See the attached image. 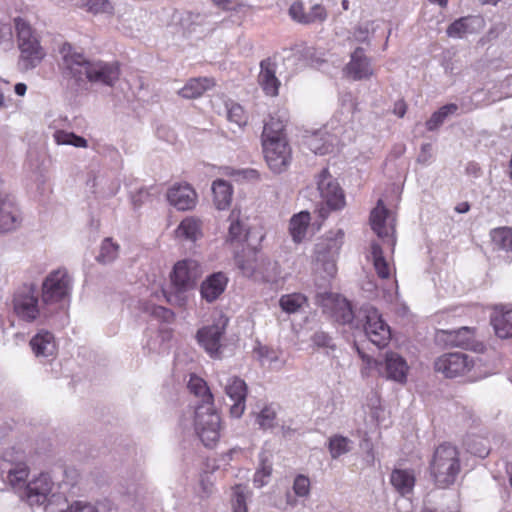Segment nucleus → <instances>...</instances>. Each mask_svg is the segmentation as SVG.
Masks as SVG:
<instances>
[{"mask_svg": "<svg viewBox=\"0 0 512 512\" xmlns=\"http://www.w3.org/2000/svg\"><path fill=\"white\" fill-rule=\"evenodd\" d=\"M64 74L81 82L87 79L92 83L114 85L120 76V66L117 62H91L82 53L73 50L70 44L61 48Z\"/></svg>", "mask_w": 512, "mask_h": 512, "instance_id": "nucleus-1", "label": "nucleus"}, {"mask_svg": "<svg viewBox=\"0 0 512 512\" xmlns=\"http://www.w3.org/2000/svg\"><path fill=\"white\" fill-rule=\"evenodd\" d=\"M461 471L460 452L451 443L438 445L429 462V474L438 488L453 485Z\"/></svg>", "mask_w": 512, "mask_h": 512, "instance_id": "nucleus-2", "label": "nucleus"}, {"mask_svg": "<svg viewBox=\"0 0 512 512\" xmlns=\"http://www.w3.org/2000/svg\"><path fill=\"white\" fill-rule=\"evenodd\" d=\"M199 277V264L195 260L184 259L178 261L170 274L173 291L167 292L162 289L160 293H155L154 296L157 300L163 297L167 303L182 307L187 301V291L195 286Z\"/></svg>", "mask_w": 512, "mask_h": 512, "instance_id": "nucleus-3", "label": "nucleus"}, {"mask_svg": "<svg viewBox=\"0 0 512 512\" xmlns=\"http://www.w3.org/2000/svg\"><path fill=\"white\" fill-rule=\"evenodd\" d=\"M359 356L362 358L364 366L362 374L369 376L372 371H376L380 376L387 379L405 383L409 366L406 360L398 353L390 351L385 354L384 361H379L365 355L358 346H356Z\"/></svg>", "mask_w": 512, "mask_h": 512, "instance_id": "nucleus-4", "label": "nucleus"}, {"mask_svg": "<svg viewBox=\"0 0 512 512\" xmlns=\"http://www.w3.org/2000/svg\"><path fill=\"white\" fill-rule=\"evenodd\" d=\"M194 430L203 445L213 448L221 436V417L213 405H198L194 411Z\"/></svg>", "mask_w": 512, "mask_h": 512, "instance_id": "nucleus-5", "label": "nucleus"}, {"mask_svg": "<svg viewBox=\"0 0 512 512\" xmlns=\"http://www.w3.org/2000/svg\"><path fill=\"white\" fill-rule=\"evenodd\" d=\"M14 22L20 50V62L25 69L35 68L44 58L45 51L32 27L24 19L18 17Z\"/></svg>", "mask_w": 512, "mask_h": 512, "instance_id": "nucleus-6", "label": "nucleus"}, {"mask_svg": "<svg viewBox=\"0 0 512 512\" xmlns=\"http://www.w3.org/2000/svg\"><path fill=\"white\" fill-rule=\"evenodd\" d=\"M317 184L323 201L318 213L325 220L331 212L342 210L346 206L345 194L327 168L320 173Z\"/></svg>", "mask_w": 512, "mask_h": 512, "instance_id": "nucleus-7", "label": "nucleus"}, {"mask_svg": "<svg viewBox=\"0 0 512 512\" xmlns=\"http://www.w3.org/2000/svg\"><path fill=\"white\" fill-rule=\"evenodd\" d=\"M14 314L22 321L33 323L40 316L37 287L33 283L19 287L12 299Z\"/></svg>", "mask_w": 512, "mask_h": 512, "instance_id": "nucleus-8", "label": "nucleus"}, {"mask_svg": "<svg viewBox=\"0 0 512 512\" xmlns=\"http://www.w3.org/2000/svg\"><path fill=\"white\" fill-rule=\"evenodd\" d=\"M71 278L65 269H57L48 274L42 283L41 298L44 304L60 303L69 297Z\"/></svg>", "mask_w": 512, "mask_h": 512, "instance_id": "nucleus-9", "label": "nucleus"}, {"mask_svg": "<svg viewBox=\"0 0 512 512\" xmlns=\"http://www.w3.org/2000/svg\"><path fill=\"white\" fill-rule=\"evenodd\" d=\"M363 329L368 339L378 347L386 346L391 339V330L382 319L378 310L372 306L364 307L359 312Z\"/></svg>", "mask_w": 512, "mask_h": 512, "instance_id": "nucleus-10", "label": "nucleus"}, {"mask_svg": "<svg viewBox=\"0 0 512 512\" xmlns=\"http://www.w3.org/2000/svg\"><path fill=\"white\" fill-rule=\"evenodd\" d=\"M265 161L274 173L285 171L290 165L292 152L288 140L262 141Z\"/></svg>", "mask_w": 512, "mask_h": 512, "instance_id": "nucleus-11", "label": "nucleus"}, {"mask_svg": "<svg viewBox=\"0 0 512 512\" xmlns=\"http://www.w3.org/2000/svg\"><path fill=\"white\" fill-rule=\"evenodd\" d=\"M228 318L219 315L215 323L204 326L198 330L196 338L198 343L211 357H218L221 348V339L225 333Z\"/></svg>", "mask_w": 512, "mask_h": 512, "instance_id": "nucleus-12", "label": "nucleus"}, {"mask_svg": "<svg viewBox=\"0 0 512 512\" xmlns=\"http://www.w3.org/2000/svg\"><path fill=\"white\" fill-rule=\"evenodd\" d=\"M473 365V360L464 353H447L436 360L435 370L447 378H454L469 372Z\"/></svg>", "mask_w": 512, "mask_h": 512, "instance_id": "nucleus-13", "label": "nucleus"}, {"mask_svg": "<svg viewBox=\"0 0 512 512\" xmlns=\"http://www.w3.org/2000/svg\"><path fill=\"white\" fill-rule=\"evenodd\" d=\"M277 62L274 57H267L260 62V72L257 77L259 86L268 97H277L281 81L276 76Z\"/></svg>", "mask_w": 512, "mask_h": 512, "instance_id": "nucleus-14", "label": "nucleus"}, {"mask_svg": "<svg viewBox=\"0 0 512 512\" xmlns=\"http://www.w3.org/2000/svg\"><path fill=\"white\" fill-rule=\"evenodd\" d=\"M347 78L358 81L369 79L374 74L370 59L365 55L363 48H356L351 54L350 61L344 67Z\"/></svg>", "mask_w": 512, "mask_h": 512, "instance_id": "nucleus-15", "label": "nucleus"}, {"mask_svg": "<svg viewBox=\"0 0 512 512\" xmlns=\"http://www.w3.org/2000/svg\"><path fill=\"white\" fill-rule=\"evenodd\" d=\"M291 19L303 25H310L314 23H322L327 19L328 13L326 8L321 4H315L311 7L309 12L305 11L302 1H294L288 10Z\"/></svg>", "mask_w": 512, "mask_h": 512, "instance_id": "nucleus-16", "label": "nucleus"}, {"mask_svg": "<svg viewBox=\"0 0 512 512\" xmlns=\"http://www.w3.org/2000/svg\"><path fill=\"white\" fill-rule=\"evenodd\" d=\"M167 200L177 210L187 211L196 206L197 193L189 184H175L168 189Z\"/></svg>", "mask_w": 512, "mask_h": 512, "instance_id": "nucleus-17", "label": "nucleus"}, {"mask_svg": "<svg viewBox=\"0 0 512 512\" xmlns=\"http://www.w3.org/2000/svg\"><path fill=\"white\" fill-rule=\"evenodd\" d=\"M248 388L245 381L239 377H232L225 386V393L234 402L230 408L232 417L239 418L245 410Z\"/></svg>", "mask_w": 512, "mask_h": 512, "instance_id": "nucleus-18", "label": "nucleus"}, {"mask_svg": "<svg viewBox=\"0 0 512 512\" xmlns=\"http://www.w3.org/2000/svg\"><path fill=\"white\" fill-rule=\"evenodd\" d=\"M53 483L47 474H40L26 485V497L31 505H41L47 500Z\"/></svg>", "mask_w": 512, "mask_h": 512, "instance_id": "nucleus-19", "label": "nucleus"}, {"mask_svg": "<svg viewBox=\"0 0 512 512\" xmlns=\"http://www.w3.org/2000/svg\"><path fill=\"white\" fill-rule=\"evenodd\" d=\"M325 306L330 309V315L336 322L340 324L352 322L353 310L346 298L340 295H330Z\"/></svg>", "mask_w": 512, "mask_h": 512, "instance_id": "nucleus-20", "label": "nucleus"}, {"mask_svg": "<svg viewBox=\"0 0 512 512\" xmlns=\"http://www.w3.org/2000/svg\"><path fill=\"white\" fill-rule=\"evenodd\" d=\"M288 121L287 113L270 115L269 120L265 122L261 141L287 140L285 127Z\"/></svg>", "mask_w": 512, "mask_h": 512, "instance_id": "nucleus-21", "label": "nucleus"}, {"mask_svg": "<svg viewBox=\"0 0 512 512\" xmlns=\"http://www.w3.org/2000/svg\"><path fill=\"white\" fill-rule=\"evenodd\" d=\"M30 347L37 357H49L56 353L57 345L54 335L47 330H40L30 340Z\"/></svg>", "mask_w": 512, "mask_h": 512, "instance_id": "nucleus-22", "label": "nucleus"}, {"mask_svg": "<svg viewBox=\"0 0 512 512\" xmlns=\"http://www.w3.org/2000/svg\"><path fill=\"white\" fill-rule=\"evenodd\" d=\"M215 86L216 81L212 77L191 78L178 91V94L185 99H196Z\"/></svg>", "mask_w": 512, "mask_h": 512, "instance_id": "nucleus-23", "label": "nucleus"}, {"mask_svg": "<svg viewBox=\"0 0 512 512\" xmlns=\"http://www.w3.org/2000/svg\"><path fill=\"white\" fill-rule=\"evenodd\" d=\"M390 483L402 496L413 491L416 476L413 469H393L390 474Z\"/></svg>", "mask_w": 512, "mask_h": 512, "instance_id": "nucleus-24", "label": "nucleus"}, {"mask_svg": "<svg viewBox=\"0 0 512 512\" xmlns=\"http://www.w3.org/2000/svg\"><path fill=\"white\" fill-rule=\"evenodd\" d=\"M227 277L221 273H214L201 285V296L208 302L215 301L225 290Z\"/></svg>", "mask_w": 512, "mask_h": 512, "instance_id": "nucleus-25", "label": "nucleus"}, {"mask_svg": "<svg viewBox=\"0 0 512 512\" xmlns=\"http://www.w3.org/2000/svg\"><path fill=\"white\" fill-rule=\"evenodd\" d=\"M441 333L445 335V341L452 346L468 349L474 343V328L461 327L456 330H441Z\"/></svg>", "mask_w": 512, "mask_h": 512, "instance_id": "nucleus-26", "label": "nucleus"}, {"mask_svg": "<svg viewBox=\"0 0 512 512\" xmlns=\"http://www.w3.org/2000/svg\"><path fill=\"white\" fill-rule=\"evenodd\" d=\"M21 224V217L17 207L11 203L2 201L0 205V232H10Z\"/></svg>", "mask_w": 512, "mask_h": 512, "instance_id": "nucleus-27", "label": "nucleus"}, {"mask_svg": "<svg viewBox=\"0 0 512 512\" xmlns=\"http://www.w3.org/2000/svg\"><path fill=\"white\" fill-rule=\"evenodd\" d=\"M311 216L308 211H301L292 216L289 221V233L295 243H301L310 225Z\"/></svg>", "mask_w": 512, "mask_h": 512, "instance_id": "nucleus-28", "label": "nucleus"}, {"mask_svg": "<svg viewBox=\"0 0 512 512\" xmlns=\"http://www.w3.org/2000/svg\"><path fill=\"white\" fill-rule=\"evenodd\" d=\"M228 221L230 224L227 241L234 244L247 240L248 230L241 221V211L239 209H233L231 211Z\"/></svg>", "mask_w": 512, "mask_h": 512, "instance_id": "nucleus-29", "label": "nucleus"}, {"mask_svg": "<svg viewBox=\"0 0 512 512\" xmlns=\"http://www.w3.org/2000/svg\"><path fill=\"white\" fill-rule=\"evenodd\" d=\"M213 202L218 210H224L229 207L233 189L225 180L217 179L212 184Z\"/></svg>", "mask_w": 512, "mask_h": 512, "instance_id": "nucleus-30", "label": "nucleus"}, {"mask_svg": "<svg viewBox=\"0 0 512 512\" xmlns=\"http://www.w3.org/2000/svg\"><path fill=\"white\" fill-rule=\"evenodd\" d=\"M388 214L389 210L385 207L383 200L379 199L376 207L370 214L371 228L379 237H386L389 235V229L386 226Z\"/></svg>", "mask_w": 512, "mask_h": 512, "instance_id": "nucleus-31", "label": "nucleus"}, {"mask_svg": "<svg viewBox=\"0 0 512 512\" xmlns=\"http://www.w3.org/2000/svg\"><path fill=\"white\" fill-rule=\"evenodd\" d=\"M187 387L192 394L201 399L200 405L214 404V396L211 393L206 381L201 377L192 374L188 381Z\"/></svg>", "mask_w": 512, "mask_h": 512, "instance_id": "nucleus-32", "label": "nucleus"}, {"mask_svg": "<svg viewBox=\"0 0 512 512\" xmlns=\"http://www.w3.org/2000/svg\"><path fill=\"white\" fill-rule=\"evenodd\" d=\"M175 233L178 238L196 241L202 236L201 222L194 217H186L180 222Z\"/></svg>", "mask_w": 512, "mask_h": 512, "instance_id": "nucleus-33", "label": "nucleus"}, {"mask_svg": "<svg viewBox=\"0 0 512 512\" xmlns=\"http://www.w3.org/2000/svg\"><path fill=\"white\" fill-rule=\"evenodd\" d=\"M371 256L374 269L381 279H388L391 276L392 267L385 259L383 250L378 243L371 244Z\"/></svg>", "mask_w": 512, "mask_h": 512, "instance_id": "nucleus-34", "label": "nucleus"}, {"mask_svg": "<svg viewBox=\"0 0 512 512\" xmlns=\"http://www.w3.org/2000/svg\"><path fill=\"white\" fill-rule=\"evenodd\" d=\"M491 323L498 337L503 339L512 337V311L495 313Z\"/></svg>", "mask_w": 512, "mask_h": 512, "instance_id": "nucleus-35", "label": "nucleus"}, {"mask_svg": "<svg viewBox=\"0 0 512 512\" xmlns=\"http://www.w3.org/2000/svg\"><path fill=\"white\" fill-rule=\"evenodd\" d=\"M307 303L308 299L302 293L285 294L279 299L280 308L288 314L297 313Z\"/></svg>", "mask_w": 512, "mask_h": 512, "instance_id": "nucleus-36", "label": "nucleus"}, {"mask_svg": "<svg viewBox=\"0 0 512 512\" xmlns=\"http://www.w3.org/2000/svg\"><path fill=\"white\" fill-rule=\"evenodd\" d=\"M492 243L500 250L512 251V227H497L491 230Z\"/></svg>", "mask_w": 512, "mask_h": 512, "instance_id": "nucleus-37", "label": "nucleus"}, {"mask_svg": "<svg viewBox=\"0 0 512 512\" xmlns=\"http://www.w3.org/2000/svg\"><path fill=\"white\" fill-rule=\"evenodd\" d=\"M458 110V106L454 103L446 104L439 108V110L435 111L431 117L426 121V128L428 131H434L439 126L442 125V123L445 121V119L451 115L454 114Z\"/></svg>", "mask_w": 512, "mask_h": 512, "instance_id": "nucleus-38", "label": "nucleus"}, {"mask_svg": "<svg viewBox=\"0 0 512 512\" xmlns=\"http://www.w3.org/2000/svg\"><path fill=\"white\" fill-rule=\"evenodd\" d=\"M246 256L247 258L244 259V256L237 255L235 260L244 276L253 277L258 268L257 251L255 249L249 250Z\"/></svg>", "mask_w": 512, "mask_h": 512, "instance_id": "nucleus-39", "label": "nucleus"}, {"mask_svg": "<svg viewBox=\"0 0 512 512\" xmlns=\"http://www.w3.org/2000/svg\"><path fill=\"white\" fill-rule=\"evenodd\" d=\"M350 439L342 435H334L329 438L328 450L333 459L339 458L341 455L349 452Z\"/></svg>", "mask_w": 512, "mask_h": 512, "instance_id": "nucleus-40", "label": "nucleus"}, {"mask_svg": "<svg viewBox=\"0 0 512 512\" xmlns=\"http://www.w3.org/2000/svg\"><path fill=\"white\" fill-rule=\"evenodd\" d=\"M54 139L57 144L72 145L80 148H86L88 146V142L85 138L65 130H57L54 133Z\"/></svg>", "mask_w": 512, "mask_h": 512, "instance_id": "nucleus-41", "label": "nucleus"}, {"mask_svg": "<svg viewBox=\"0 0 512 512\" xmlns=\"http://www.w3.org/2000/svg\"><path fill=\"white\" fill-rule=\"evenodd\" d=\"M28 475V467L23 463H19L13 469L9 470L7 480L12 487L21 488L26 484Z\"/></svg>", "mask_w": 512, "mask_h": 512, "instance_id": "nucleus-42", "label": "nucleus"}, {"mask_svg": "<svg viewBox=\"0 0 512 512\" xmlns=\"http://www.w3.org/2000/svg\"><path fill=\"white\" fill-rule=\"evenodd\" d=\"M141 309L150 316L163 322H170L174 318V313L170 309L160 305L143 303Z\"/></svg>", "mask_w": 512, "mask_h": 512, "instance_id": "nucleus-43", "label": "nucleus"}, {"mask_svg": "<svg viewBox=\"0 0 512 512\" xmlns=\"http://www.w3.org/2000/svg\"><path fill=\"white\" fill-rule=\"evenodd\" d=\"M470 17H461L451 23L446 32L449 37L452 38H462L467 33L471 32L469 21Z\"/></svg>", "mask_w": 512, "mask_h": 512, "instance_id": "nucleus-44", "label": "nucleus"}, {"mask_svg": "<svg viewBox=\"0 0 512 512\" xmlns=\"http://www.w3.org/2000/svg\"><path fill=\"white\" fill-rule=\"evenodd\" d=\"M227 119L239 127H244L248 122V117L243 107L234 102L227 104Z\"/></svg>", "mask_w": 512, "mask_h": 512, "instance_id": "nucleus-45", "label": "nucleus"}, {"mask_svg": "<svg viewBox=\"0 0 512 512\" xmlns=\"http://www.w3.org/2000/svg\"><path fill=\"white\" fill-rule=\"evenodd\" d=\"M118 248V245L113 243L110 238H106L102 243L97 260L102 263L111 262L116 258Z\"/></svg>", "mask_w": 512, "mask_h": 512, "instance_id": "nucleus-46", "label": "nucleus"}, {"mask_svg": "<svg viewBox=\"0 0 512 512\" xmlns=\"http://www.w3.org/2000/svg\"><path fill=\"white\" fill-rule=\"evenodd\" d=\"M276 412L270 406H265L257 416V423L263 429L274 427Z\"/></svg>", "mask_w": 512, "mask_h": 512, "instance_id": "nucleus-47", "label": "nucleus"}, {"mask_svg": "<svg viewBox=\"0 0 512 512\" xmlns=\"http://www.w3.org/2000/svg\"><path fill=\"white\" fill-rule=\"evenodd\" d=\"M85 6L87 11L94 14L113 12V6L109 0H87Z\"/></svg>", "mask_w": 512, "mask_h": 512, "instance_id": "nucleus-48", "label": "nucleus"}, {"mask_svg": "<svg viewBox=\"0 0 512 512\" xmlns=\"http://www.w3.org/2000/svg\"><path fill=\"white\" fill-rule=\"evenodd\" d=\"M232 508L233 512H248L246 496L239 486H236L233 491Z\"/></svg>", "mask_w": 512, "mask_h": 512, "instance_id": "nucleus-49", "label": "nucleus"}, {"mask_svg": "<svg viewBox=\"0 0 512 512\" xmlns=\"http://www.w3.org/2000/svg\"><path fill=\"white\" fill-rule=\"evenodd\" d=\"M272 473V465L266 459L261 460V466L256 471L254 482L259 486H263L266 484L265 478L270 477Z\"/></svg>", "mask_w": 512, "mask_h": 512, "instance_id": "nucleus-50", "label": "nucleus"}, {"mask_svg": "<svg viewBox=\"0 0 512 512\" xmlns=\"http://www.w3.org/2000/svg\"><path fill=\"white\" fill-rule=\"evenodd\" d=\"M293 490L297 496H307L310 492L309 478L304 475H298L294 480Z\"/></svg>", "mask_w": 512, "mask_h": 512, "instance_id": "nucleus-51", "label": "nucleus"}, {"mask_svg": "<svg viewBox=\"0 0 512 512\" xmlns=\"http://www.w3.org/2000/svg\"><path fill=\"white\" fill-rule=\"evenodd\" d=\"M319 140L317 137H312L307 140V145L309 149L315 154L324 155L329 152V145H319Z\"/></svg>", "mask_w": 512, "mask_h": 512, "instance_id": "nucleus-52", "label": "nucleus"}, {"mask_svg": "<svg viewBox=\"0 0 512 512\" xmlns=\"http://www.w3.org/2000/svg\"><path fill=\"white\" fill-rule=\"evenodd\" d=\"M68 512H97V510L88 502L75 501L69 506Z\"/></svg>", "mask_w": 512, "mask_h": 512, "instance_id": "nucleus-53", "label": "nucleus"}, {"mask_svg": "<svg viewBox=\"0 0 512 512\" xmlns=\"http://www.w3.org/2000/svg\"><path fill=\"white\" fill-rule=\"evenodd\" d=\"M331 341H332L331 337L324 332H317L313 336L314 344L319 347H330Z\"/></svg>", "mask_w": 512, "mask_h": 512, "instance_id": "nucleus-54", "label": "nucleus"}, {"mask_svg": "<svg viewBox=\"0 0 512 512\" xmlns=\"http://www.w3.org/2000/svg\"><path fill=\"white\" fill-rule=\"evenodd\" d=\"M406 111H407V104L404 100H398L397 102H395L394 109H393V112L395 115L402 118L406 114Z\"/></svg>", "mask_w": 512, "mask_h": 512, "instance_id": "nucleus-55", "label": "nucleus"}, {"mask_svg": "<svg viewBox=\"0 0 512 512\" xmlns=\"http://www.w3.org/2000/svg\"><path fill=\"white\" fill-rule=\"evenodd\" d=\"M215 6L218 8L229 11L235 9L233 6L234 0H211Z\"/></svg>", "mask_w": 512, "mask_h": 512, "instance_id": "nucleus-56", "label": "nucleus"}, {"mask_svg": "<svg viewBox=\"0 0 512 512\" xmlns=\"http://www.w3.org/2000/svg\"><path fill=\"white\" fill-rule=\"evenodd\" d=\"M14 90H15V93H16L17 95H19V96H24V95H25V93H26V90H27V86H26V84H24V83H17V84L15 85Z\"/></svg>", "mask_w": 512, "mask_h": 512, "instance_id": "nucleus-57", "label": "nucleus"}, {"mask_svg": "<svg viewBox=\"0 0 512 512\" xmlns=\"http://www.w3.org/2000/svg\"><path fill=\"white\" fill-rule=\"evenodd\" d=\"M469 210V204L464 202V203H461L459 204L457 207H456V211L459 212V213H465Z\"/></svg>", "mask_w": 512, "mask_h": 512, "instance_id": "nucleus-58", "label": "nucleus"}, {"mask_svg": "<svg viewBox=\"0 0 512 512\" xmlns=\"http://www.w3.org/2000/svg\"><path fill=\"white\" fill-rule=\"evenodd\" d=\"M244 177L245 178H258V174H257V171L251 169V170L244 171Z\"/></svg>", "mask_w": 512, "mask_h": 512, "instance_id": "nucleus-59", "label": "nucleus"}, {"mask_svg": "<svg viewBox=\"0 0 512 512\" xmlns=\"http://www.w3.org/2000/svg\"><path fill=\"white\" fill-rule=\"evenodd\" d=\"M429 1L432 3H437L441 7H446L447 3H448V0H429Z\"/></svg>", "mask_w": 512, "mask_h": 512, "instance_id": "nucleus-60", "label": "nucleus"}, {"mask_svg": "<svg viewBox=\"0 0 512 512\" xmlns=\"http://www.w3.org/2000/svg\"><path fill=\"white\" fill-rule=\"evenodd\" d=\"M482 4L496 5L500 0H480Z\"/></svg>", "mask_w": 512, "mask_h": 512, "instance_id": "nucleus-61", "label": "nucleus"}, {"mask_svg": "<svg viewBox=\"0 0 512 512\" xmlns=\"http://www.w3.org/2000/svg\"><path fill=\"white\" fill-rule=\"evenodd\" d=\"M342 8L344 10H348L349 9V1L348 0H342Z\"/></svg>", "mask_w": 512, "mask_h": 512, "instance_id": "nucleus-62", "label": "nucleus"}, {"mask_svg": "<svg viewBox=\"0 0 512 512\" xmlns=\"http://www.w3.org/2000/svg\"><path fill=\"white\" fill-rule=\"evenodd\" d=\"M359 32L364 35L363 39H365L367 37V33H368L367 31H362L361 29H359Z\"/></svg>", "mask_w": 512, "mask_h": 512, "instance_id": "nucleus-63", "label": "nucleus"}, {"mask_svg": "<svg viewBox=\"0 0 512 512\" xmlns=\"http://www.w3.org/2000/svg\"><path fill=\"white\" fill-rule=\"evenodd\" d=\"M509 177L512 179V171L509 173Z\"/></svg>", "mask_w": 512, "mask_h": 512, "instance_id": "nucleus-64", "label": "nucleus"}]
</instances>
